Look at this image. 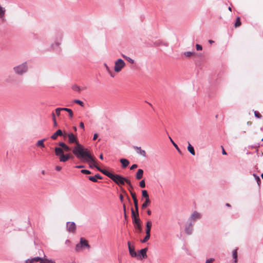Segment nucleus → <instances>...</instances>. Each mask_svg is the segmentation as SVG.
I'll return each instance as SVG.
<instances>
[{"instance_id": "f257e3e1", "label": "nucleus", "mask_w": 263, "mask_h": 263, "mask_svg": "<svg viewBox=\"0 0 263 263\" xmlns=\"http://www.w3.org/2000/svg\"><path fill=\"white\" fill-rule=\"evenodd\" d=\"M72 151L73 154L79 159H82L85 162L89 164V167H94L96 160L90 155L87 149L84 148L81 144H79Z\"/></svg>"}, {"instance_id": "f03ea898", "label": "nucleus", "mask_w": 263, "mask_h": 263, "mask_svg": "<svg viewBox=\"0 0 263 263\" xmlns=\"http://www.w3.org/2000/svg\"><path fill=\"white\" fill-rule=\"evenodd\" d=\"M63 33L61 32H56L54 34V41L50 45V49L52 50H57L60 49L63 39Z\"/></svg>"}, {"instance_id": "7ed1b4c3", "label": "nucleus", "mask_w": 263, "mask_h": 263, "mask_svg": "<svg viewBox=\"0 0 263 263\" xmlns=\"http://www.w3.org/2000/svg\"><path fill=\"white\" fill-rule=\"evenodd\" d=\"M55 155L59 157L60 162H65L70 159H73V156L70 153L64 154L63 149L60 147H55L54 148Z\"/></svg>"}, {"instance_id": "20e7f679", "label": "nucleus", "mask_w": 263, "mask_h": 263, "mask_svg": "<svg viewBox=\"0 0 263 263\" xmlns=\"http://www.w3.org/2000/svg\"><path fill=\"white\" fill-rule=\"evenodd\" d=\"M28 70V65L27 62H23L13 67L14 73L16 75L21 76L27 73Z\"/></svg>"}, {"instance_id": "39448f33", "label": "nucleus", "mask_w": 263, "mask_h": 263, "mask_svg": "<svg viewBox=\"0 0 263 263\" xmlns=\"http://www.w3.org/2000/svg\"><path fill=\"white\" fill-rule=\"evenodd\" d=\"M111 179L117 184L124 185L126 182L128 185L132 187L130 181L119 175L114 174Z\"/></svg>"}, {"instance_id": "423d86ee", "label": "nucleus", "mask_w": 263, "mask_h": 263, "mask_svg": "<svg viewBox=\"0 0 263 263\" xmlns=\"http://www.w3.org/2000/svg\"><path fill=\"white\" fill-rule=\"evenodd\" d=\"M67 137L68 138V143L70 144L76 143V145L72 148V151L78 146L79 144H80L77 140L76 136L73 133L65 134L64 137Z\"/></svg>"}, {"instance_id": "0eeeda50", "label": "nucleus", "mask_w": 263, "mask_h": 263, "mask_svg": "<svg viewBox=\"0 0 263 263\" xmlns=\"http://www.w3.org/2000/svg\"><path fill=\"white\" fill-rule=\"evenodd\" d=\"M125 63L121 59H119L115 62L114 70L116 72H119L125 67Z\"/></svg>"}, {"instance_id": "6e6552de", "label": "nucleus", "mask_w": 263, "mask_h": 263, "mask_svg": "<svg viewBox=\"0 0 263 263\" xmlns=\"http://www.w3.org/2000/svg\"><path fill=\"white\" fill-rule=\"evenodd\" d=\"M201 217V215L200 213L197 211H194L189 217L187 221L189 222L192 223L194 224L195 222L200 219Z\"/></svg>"}, {"instance_id": "1a4fd4ad", "label": "nucleus", "mask_w": 263, "mask_h": 263, "mask_svg": "<svg viewBox=\"0 0 263 263\" xmlns=\"http://www.w3.org/2000/svg\"><path fill=\"white\" fill-rule=\"evenodd\" d=\"M62 110L68 111L69 116L70 118H72L73 117V114L72 110L71 109L68 108H56L55 111V113H56L57 115L58 116H60V112H61V111H62Z\"/></svg>"}, {"instance_id": "9d476101", "label": "nucleus", "mask_w": 263, "mask_h": 263, "mask_svg": "<svg viewBox=\"0 0 263 263\" xmlns=\"http://www.w3.org/2000/svg\"><path fill=\"white\" fill-rule=\"evenodd\" d=\"M127 245H128L129 252V254L131 255V256L134 257H137V258H138L139 257V255H138L137 254V253L136 252V251L135 250L134 246L131 245L130 242L129 241H128L127 242Z\"/></svg>"}, {"instance_id": "9b49d317", "label": "nucleus", "mask_w": 263, "mask_h": 263, "mask_svg": "<svg viewBox=\"0 0 263 263\" xmlns=\"http://www.w3.org/2000/svg\"><path fill=\"white\" fill-rule=\"evenodd\" d=\"M193 226L194 224L186 221L184 229L185 233L187 235H191L193 230Z\"/></svg>"}, {"instance_id": "f8f14e48", "label": "nucleus", "mask_w": 263, "mask_h": 263, "mask_svg": "<svg viewBox=\"0 0 263 263\" xmlns=\"http://www.w3.org/2000/svg\"><path fill=\"white\" fill-rule=\"evenodd\" d=\"M66 228L67 231L71 233H74L76 230V224L74 222H67Z\"/></svg>"}, {"instance_id": "ddd939ff", "label": "nucleus", "mask_w": 263, "mask_h": 263, "mask_svg": "<svg viewBox=\"0 0 263 263\" xmlns=\"http://www.w3.org/2000/svg\"><path fill=\"white\" fill-rule=\"evenodd\" d=\"M64 134H63L62 130L61 129H58L51 136V138L53 140H55L58 136L64 137Z\"/></svg>"}, {"instance_id": "4468645a", "label": "nucleus", "mask_w": 263, "mask_h": 263, "mask_svg": "<svg viewBox=\"0 0 263 263\" xmlns=\"http://www.w3.org/2000/svg\"><path fill=\"white\" fill-rule=\"evenodd\" d=\"M80 242L82 245L83 248H86L88 249H90V247L89 245L88 244V241L86 239H85L84 238L81 237L80 238Z\"/></svg>"}, {"instance_id": "2eb2a0df", "label": "nucleus", "mask_w": 263, "mask_h": 263, "mask_svg": "<svg viewBox=\"0 0 263 263\" xmlns=\"http://www.w3.org/2000/svg\"><path fill=\"white\" fill-rule=\"evenodd\" d=\"M41 257H35L34 258L27 259L26 260V263H36L38 261H40V262L41 261Z\"/></svg>"}, {"instance_id": "dca6fc26", "label": "nucleus", "mask_w": 263, "mask_h": 263, "mask_svg": "<svg viewBox=\"0 0 263 263\" xmlns=\"http://www.w3.org/2000/svg\"><path fill=\"white\" fill-rule=\"evenodd\" d=\"M134 149L136 151L137 153L139 155L146 157V152L145 151L141 149V147L134 146Z\"/></svg>"}, {"instance_id": "f3484780", "label": "nucleus", "mask_w": 263, "mask_h": 263, "mask_svg": "<svg viewBox=\"0 0 263 263\" xmlns=\"http://www.w3.org/2000/svg\"><path fill=\"white\" fill-rule=\"evenodd\" d=\"M40 263H55V261L51 259H48L46 257V255L44 254L43 257H42V260Z\"/></svg>"}, {"instance_id": "a211bd4d", "label": "nucleus", "mask_w": 263, "mask_h": 263, "mask_svg": "<svg viewBox=\"0 0 263 263\" xmlns=\"http://www.w3.org/2000/svg\"><path fill=\"white\" fill-rule=\"evenodd\" d=\"M143 170L142 169H139L137 172L136 178L138 180L141 179L143 177Z\"/></svg>"}, {"instance_id": "6ab92c4d", "label": "nucleus", "mask_w": 263, "mask_h": 263, "mask_svg": "<svg viewBox=\"0 0 263 263\" xmlns=\"http://www.w3.org/2000/svg\"><path fill=\"white\" fill-rule=\"evenodd\" d=\"M151 201L150 199H146L141 206L142 210L146 209L151 203Z\"/></svg>"}, {"instance_id": "aec40b11", "label": "nucleus", "mask_w": 263, "mask_h": 263, "mask_svg": "<svg viewBox=\"0 0 263 263\" xmlns=\"http://www.w3.org/2000/svg\"><path fill=\"white\" fill-rule=\"evenodd\" d=\"M147 251V248L142 249L140 250V251H139L140 254H139V255H141L142 256V258H145L147 257V255H146Z\"/></svg>"}, {"instance_id": "412c9836", "label": "nucleus", "mask_w": 263, "mask_h": 263, "mask_svg": "<svg viewBox=\"0 0 263 263\" xmlns=\"http://www.w3.org/2000/svg\"><path fill=\"white\" fill-rule=\"evenodd\" d=\"M120 161V162L122 163L123 167H127L129 163V161L126 159L122 158V159H121Z\"/></svg>"}, {"instance_id": "4be33fe9", "label": "nucleus", "mask_w": 263, "mask_h": 263, "mask_svg": "<svg viewBox=\"0 0 263 263\" xmlns=\"http://www.w3.org/2000/svg\"><path fill=\"white\" fill-rule=\"evenodd\" d=\"M187 150L192 155H195V152L194 151V147L191 145L189 142H188Z\"/></svg>"}, {"instance_id": "5701e85b", "label": "nucleus", "mask_w": 263, "mask_h": 263, "mask_svg": "<svg viewBox=\"0 0 263 263\" xmlns=\"http://www.w3.org/2000/svg\"><path fill=\"white\" fill-rule=\"evenodd\" d=\"M101 172L103 173L104 175L109 177L110 179H111V178L112 177V175H114V174H112L110 172L104 169H102Z\"/></svg>"}, {"instance_id": "b1692460", "label": "nucleus", "mask_w": 263, "mask_h": 263, "mask_svg": "<svg viewBox=\"0 0 263 263\" xmlns=\"http://www.w3.org/2000/svg\"><path fill=\"white\" fill-rule=\"evenodd\" d=\"M152 226V223L151 221H148L146 222V233H151V229Z\"/></svg>"}, {"instance_id": "393cba45", "label": "nucleus", "mask_w": 263, "mask_h": 263, "mask_svg": "<svg viewBox=\"0 0 263 263\" xmlns=\"http://www.w3.org/2000/svg\"><path fill=\"white\" fill-rule=\"evenodd\" d=\"M122 56L123 58H124L125 60H126L128 62H129L130 64H134L135 62V61L130 58L129 57H127L123 54H122Z\"/></svg>"}, {"instance_id": "a878e982", "label": "nucleus", "mask_w": 263, "mask_h": 263, "mask_svg": "<svg viewBox=\"0 0 263 263\" xmlns=\"http://www.w3.org/2000/svg\"><path fill=\"white\" fill-rule=\"evenodd\" d=\"M45 140V139H43L39 140L37 142V143L36 144V145L37 146H40V147H45V144H44V141Z\"/></svg>"}, {"instance_id": "bb28decb", "label": "nucleus", "mask_w": 263, "mask_h": 263, "mask_svg": "<svg viewBox=\"0 0 263 263\" xmlns=\"http://www.w3.org/2000/svg\"><path fill=\"white\" fill-rule=\"evenodd\" d=\"M195 52L186 51L183 53V54L186 57H190L195 54Z\"/></svg>"}, {"instance_id": "cd10ccee", "label": "nucleus", "mask_w": 263, "mask_h": 263, "mask_svg": "<svg viewBox=\"0 0 263 263\" xmlns=\"http://www.w3.org/2000/svg\"><path fill=\"white\" fill-rule=\"evenodd\" d=\"M142 196L143 198H145L146 199H149V195L147 193L146 190H142Z\"/></svg>"}, {"instance_id": "c85d7f7f", "label": "nucleus", "mask_w": 263, "mask_h": 263, "mask_svg": "<svg viewBox=\"0 0 263 263\" xmlns=\"http://www.w3.org/2000/svg\"><path fill=\"white\" fill-rule=\"evenodd\" d=\"M233 258L234 259V262H236L237 261V250H235L233 251L232 253Z\"/></svg>"}, {"instance_id": "c756f323", "label": "nucleus", "mask_w": 263, "mask_h": 263, "mask_svg": "<svg viewBox=\"0 0 263 263\" xmlns=\"http://www.w3.org/2000/svg\"><path fill=\"white\" fill-rule=\"evenodd\" d=\"M134 205L135 207L136 212L137 213V215H138V200L137 198L134 199Z\"/></svg>"}, {"instance_id": "7c9ffc66", "label": "nucleus", "mask_w": 263, "mask_h": 263, "mask_svg": "<svg viewBox=\"0 0 263 263\" xmlns=\"http://www.w3.org/2000/svg\"><path fill=\"white\" fill-rule=\"evenodd\" d=\"M151 234L150 233H146V236L143 240H141L142 243L146 242L150 238Z\"/></svg>"}, {"instance_id": "2f4dec72", "label": "nucleus", "mask_w": 263, "mask_h": 263, "mask_svg": "<svg viewBox=\"0 0 263 263\" xmlns=\"http://www.w3.org/2000/svg\"><path fill=\"white\" fill-rule=\"evenodd\" d=\"M72 89L73 90L78 91L79 92H80L81 91V88L79 86H78L77 85H73L72 86Z\"/></svg>"}, {"instance_id": "473e14b6", "label": "nucleus", "mask_w": 263, "mask_h": 263, "mask_svg": "<svg viewBox=\"0 0 263 263\" xmlns=\"http://www.w3.org/2000/svg\"><path fill=\"white\" fill-rule=\"evenodd\" d=\"M83 248H82V245L80 242L76 245L75 247V250L76 252H79Z\"/></svg>"}, {"instance_id": "72a5a7b5", "label": "nucleus", "mask_w": 263, "mask_h": 263, "mask_svg": "<svg viewBox=\"0 0 263 263\" xmlns=\"http://www.w3.org/2000/svg\"><path fill=\"white\" fill-rule=\"evenodd\" d=\"M51 115H52V120L53 122V126L56 127V126H57L58 123H57L56 119H55V114L54 112H52Z\"/></svg>"}, {"instance_id": "f704fd0d", "label": "nucleus", "mask_w": 263, "mask_h": 263, "mask_svg": "<svg viewBox=\"0 0 263 263\" xmlns=\"http://www.w3.org/2000/svg\"><path fill=\"white\" fill-rule=\"evenodd\" d=\"M169 139H170L171 142L172 143L173 145L174 146V147L176 148V149L177 150V151L179 153H181V151L180 150V149L179 148L178 145L173 141V140L172 139V138L169 137Z\"/></svg>"}, {"instance_id": "c9c22d12", "label": "nucleus", "mask_w": 263, "mask_h": 263, "mask_svg": "<svg viewBox=\"0 0 263 263\" xmlns=\"http://www.w3.org/2000/svg\"><path fill=\"white\" fill-rule=\"evenodd\" d=\"M135 228L137 231V232L138 233H141V231H142V227H141V224H137L136 226H135Z\"/></svg>"}, {"instance_id": "e433bc0d", "label": "nucleus", "mask_w": 263, "mask_h": 263, "mask_svg": "<svg viewBox=\"0 0 263 263\" xmlns=\"http://www.w3.org/2000/svg\"><path fill=\"white\" fill-rule=\"evenodd\" d=\"M133 223L135 224V226L140 223V219L138 217H135V218L133 219Z\"/></svg>"}, {"instance_id": "4c0bfd02", "label": "nucleus", "mask_w": 263, "mask_h": 263, "mask_svg": "<svg viewBox=\"0 0 263 263\" xmlns=\"http://www.w3.org/2000/svg\"><path fill=\"white\" fill-rule=\"evenodd\" d=\"M62 149H63V153H64V152L68 153L71 150V148L70 146H69L68 145H67V144Z\"/></svg>"}, {"instance_id": "58836bf2", "label": "nucleus", "mask_w": 263, "mask_h": 263, "mask_svg": "<svg viewBox=\"0 0 263 263\" xmlns=\"http://www.w3.org/2000/svg\"><path fill=\"white\" fill-rule=\"evenodd\" d=\"M241 25V22L240 21L239 17H237L236 20V22L235 23V27H239Z\"/></svg>"}, {"instance_id": "ea45409f", "label": "nucleus", "mask_w": 263, "mask_h": 263, "mask_svg": "<svg viewBox=\"0 0 263 263\" xmlns=\"http://www.w3.org/2000/svg\"><path fill=\"white\" fill-rule=\"evenodd\" d=\"M131 212H132V217L133 219L135 218V217H138L139 216V215H137V212H135V211L133 210V209H131Z\"/></svg>"}, {"instance_id": "a19ab883", "label": "nucleus", "mask_w": 263, "mask_h": 263, "mask_svg": "<svg viewBox=\"0 0 263 263\" xmlns=\"http://www.w3.org/2000/svg\"><path fill=\"white\" fill-rule=\"evenodd\" d=\"M73 102L75 103H77V104H79L80 105H81V106H83L84 105V103L80 100H74L73 101Z\"/></svg>"}, {"instance_id": "79ce46f5", "label": "nucleus", "mask_w": 263, "mask_h": 263, "mask_svg": "<svg viewBox=\"0 0 263 263\" xmlns=\"http://www.w3.org/2000/svg\"><path fill=\"white\" fill-rule=\"evenodd\" d=\"M88 179L92 182H98L97 179L95 178V176H89Z\"/></svg>"}, {"instance_id": "37998d69", "label": "nucleus", "mask_w": 263, "mask_h": 263, "mask_svg": "<svg viewBox=\"0 0 263 263\" xmlns=\"http://www.w3.org/2000/svg\"><path fill=\"white\" fill-rule=\"evenodd\" d=\"M139 185L142 188H144L145 187V182L144 180H142L139 182Z\"/></svg>"}, {"instance_id": "c03bdc74", "label": "nucleus", "mask_w": 263, "mask_h": 263, "mask_svg": "<svg viewBox=\"0 0 263 263\" xmlns=\"http://www.w3.org/2000/svg\"><path fill=\"white\" fill-rule=\"evenodd\" d=\"M58 145L60 146L59 147L63 148L66 145V144L63 142H60L58 143Z\"/></svg>"}, {"instance_id": "a18cd8bd", "label": "nucleus", "mask_w": 263, "mask_h": 263, "mask_svg": "<svg viewBox=\"0 0 263 263\" xmlns=\"http://www.w3.org/2000/svg\"><path fill=\"white\" fill-rule=\"evenodd\" d=\"M81 172L84 174H91V172L87 170H82Z\"/></svg>"}, {"instance_id": "49530a36", "label": "nucleus", "mask_w": 263, "mask_h": 263, "mask_svg": "<svg viewBox=\"0 0 263 263\" xmlns=\"http://www.w3.org/2000/svg\"><path fill=\"white\" fill-rule=\"evenodd\" d=\"M253 176L255 178V179L256 180L257 184L258 185H259V183L260 182V179L259 177L258 176L256 175L255 174H253Z\"/></svg>"}, {"instance_id": "de8ad7c7", "label": "nucleus", "mask_w": 263, "mask_h": 263, "mask_svg": "<svg viewBox=\"0 0 263 263\" xmlns=\"http://www.w3.org/2000/svg\"><path fill=\"white\" fill-rule=\"evenodd\" d=\"M254 115L257 118H261V115L257 111H254Z\"/></svg>"}, {"instance_id": "09e8293b", "label": "nucleus", "mask_w": 263, "mask_h": 263, "mask_svg": "<svg viewBox=\"0 0 263 263\" xmlns=\"http://www.w3.org/2000/svg\"><path fill=\"white\" fill-rule=\"evenodd\" d=\"M130 193L133 199L137 198L135 193L133 192L132 190H130Z\"/></svg>"}, {"instance_id": "8fccbe9b", "label": "nucleus", "mask_w": 263, "mask_h": 263, "mask_svg": "<svg viewBox=\"0 0 263 263\" xmlns=\"http://www.w3.org/2000/svg\"><path fill=\"white\" fill-rule=\"evenodd\" d=\"M196 47L197 50H201L202 49V46L199 44H196Z\"/></svg>"}, {"instance_id": "3c124183", "label": "nucleus", "mask_w": 263, "mask_h": 263, "mask_svg": "<svg viewBox=\"0 0 263 263\" xmlns=\"http://www.w3.org/2000/svg\"><path fill=\"white\" fill-rule=\"evenodd\" d=\"M214 260V259L213 258H209L208 259L206 260V262L205 263H212V262Z\"/></svg>"}, {"instance_id": "603ef678", "label": "nucleus", "mask_w": 263, "mask_h": 263, "mask_svg": "<svg viewBox=\"0 0 263 263\" xmlns=\"http://www.w3.org/2000/svg\"><path fill=\"white\" fill-rule=\"evenodd\" d=\"M137 167H138L137 164H135L132 165L130 166V169L131 170H134V169H135V168H136Z\"/></svg>"}, {"instance_id": "864d4df0", "label": "nucleus", "mask_w": 263, "mask_h": 263, "mask_svg": "<svg viewBox=\"0 0 263 263\" xmlns=\"http://www.w3.org/2000/svg\"><path fill=\"white\" fill-rule=\"evenodd\" d=\"M95 178L97 179H102V177L101 176V175L99 174H97L95 176Z\"/></svg>"}, {"instance_id": "5fc2aeb1", "label": "nucleus", "mask_w": 263, "mask_h": 263, "mask_svg": "<svg viewBox=\"0 0 263 263\" xmlns=\"http://www.w3.org/2000/svg\"><path fill=\"white\" fill-rule=\"evenodd\" d=\"M94 167H96L99 171L101 172L102 168H101L100 167H99L96 164L94 163Z\"/></svg>"}, {"instance_id": "6e6d98bb", "label": "nucleus", "mask_w": 263, "mask_h": 263, "mask_svg": "<svg viewBox=\"0 0 263 263\" xmlns=\"http://www.w3.org/2000/svg\"><path fill=\"white\" fill-rule=\"evenodd\" d=\"M104 65L106 69V70L108 72H110V69H109V67L107 66V65L106 64V63H104Z\"/></svg>"}, {"instance_id": "4d7b16f0", "label": "nucleus", "mask_w": 263, "mask_h": 263, "mask_svg": "<svg viewBox=\"0 0 263 263\" xmlns=\"http://www.w3.org/2000/svg\"><path fill=\"white\" fill-rule=\"evenodd\" d=\"M55 170L57 171H60L62 170V167L60 166H57L55 167Z\"/></svg>"}, {"instance_id": "13d9d810", "label": "nucleus", "mask_w": 263, "mask_h": 263, "mask_svg": "<svg viewBox=\"0 0 263 263\" xmlns=\"http://www.w3.org/2000/svg\"><path fill=\"white\" fill-rule=\"evenodd\" d=\"M80 126L81 128L84 129V124L83 122H80Z\"/></svg>"}, {"instance_id": "bf43d9fd", "label": "nucleus", "mask_w": 263, "mask_h": 263, "mask_svg": "<svg viewBox=\"0 0 263 263\" xmlns=\"http://www.w3.org/2000/svg\"><path fill=\"white\" fill-rule=\"evenodd\" d=\"M98 135L97 134H95L93 135V140H96L97 138H98Z\"/></svg>"}, {"instance_id": "052dcab7", "label": "nucleus", "mask_w": 263, "mask_h": 263, "mask_svg": "<svg viewBox=\"0 0 263 263\" xmlns=\"http://www.w3.org/2000/svg\"><path fill=\"white\" fill-rule=\"evenodd\" d=\"M123 210H124V216L126 217V209H125V204H123Z\"/></svg>"}, {"instance_id": "680f3d73", "label": "nucleus", "mask_w": 263, "mask_h": 263, "mask_svg": "<svg viewBox=\"0 0 263 263\" xmlns=\"http://www.w3.org/2000/svg\"><path fill=\"white\" fill-rule=\"evenodd\" d=\"M75 167L77 168H84V165H77L75 166Z\"/></svg>"}, {"instance_id": "e2e57ef3", "label": "nucleus", "mask_w": 263, "mask_h": 263, "mask_svg": "<svg viewBox=\"0 0 263 263\" xmlns=\"http://www.w3.org/2000/svg\"><path fill=\"white\" fill-rule=\"evenodd\" d=\"M120 199L121 202H123V196L121 194L120 195Z\"/></svg>"}, {"instance_id": "0e129e2a", "label": "nucleus", "mask_w": 263, "mask_h": 263, "mask_svg": "<svg viewBox=\"0 0 263 263\" xmlns=\"http://www.w3.org/2000/svg\"><path fill=\"white\" fill-rule=\"evenodd\" d=\"M147 213L148 215H151L152 214V212L150 210H148L147 211Z\"/></svg>"}, {"instance_id": "69168bd1", "label": "nucleus", "mask_w": 263, "mask_h": 263, "mask_svg": "<svg viewBox=\"0 0 263 263\" xmlns=\"http://www.w3.org/2000/svg\"><path fill=\"white\" fill-rule=\"evenodd\" d=\"M128 190H129V191L130 192V190L132 191V189H133V186L132 185V187H130L129 185H128Z\"/></svg>"}, {"instance_id": "338daca9", "label": "nucleus", "mask_w": 263, "mask_h": 263, "mask_svg": "<svg viewBox=\"0 0 263 263\" xmlns=\"http://www.w3.org/2000/svg\"><path fill=\"white\" fill-rule=\"evenodd\" d=\"M100 157V158L101 159L103 160V154H101L100 155V157Z\"/></svg>"}, {"instance_id": "774afa93", "label": "nucleus", "mask_w": 263, "mask_h": 263, "mask_svg": "<svg viewBox=\"0 0 263 263\" xmlns=\"http://www.w3.org/2000/svg\"><path fill=\"white\" fill-rule=\"evenodd\" d=\"M209 42L210 44H212V43H214V41H213V40H209Z\"/></svg>"}]
</instances>
